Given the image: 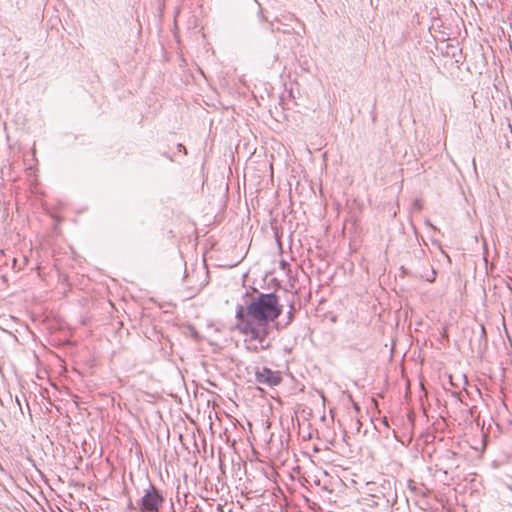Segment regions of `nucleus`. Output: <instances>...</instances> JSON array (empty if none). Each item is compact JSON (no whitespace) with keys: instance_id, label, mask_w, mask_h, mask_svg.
Segmentation results:
<instances>
[{"instance_id":"8","label":"nucleus","mask_w":512,"mask_h":512,"mask_svg":"<svg viewBox=\"0 0 512 512\" xmlns=\"http://www.w3.org/2000/svg\"><path fill=\"white\" fill-rule=\"evenodd\" d=\"M177 148H178L179 151H183L184 154H186V148L182 144H178Z\"/></svg>"},{"instance_id":"4","label":"nucleus","mask_w":512,"mask_h":512,"mask_svg":"<svg viewBox=\"0 0 512 512\" xmlns=\"http://www.w3.org/2000/svg\"><path fill=\"white\" fill-rule=\"evenodd\" d=\"M407 487L415 495L421 496L423 498L427 497L430 493V490L424 484L417 483L414 480H409L407 483Z\"/></svg>"},{"instance_id":"1","label":"nucleus","mask_w":512,"mask_h":512,"mask_svg":"<svg viewBox=\"0 0 512 512\" xmlns=\"http://www.w3.org/2000/svg\"><path fill=\"white\" fill-rule=\"evenodd\" d=\"M244 299V305L236 306L237 328L251 340L258 341L261 349H267L269 344L264 343L271 332L270 324L275 322L283 311L279 296L274 292L262 293L254 290V294L246 292Z\"/></svg>"},{"instance_id":"9","label":"nucleus","mask_w":512,"mask_h":512,"mask_svg":"<svg viewBox=\"0 0 512 512\" xmlns=\"http://www.w3.org/2000/svg\"><path fill=\"white\" fill-rule=\"evenodd\" d=\"M128 508H129L130 510L135 509V507L133 506V504H132V503H129Z\"/></svg>"},{"instance_id":"6","label":"nucleus","mask_w":512,"mask_h":512,"mask_svg":"<svg viewBox=\"0 0 512 512\" xmlns=\"http://www.w3.org/2000/svg\"><path fill=\"white\" fill-rule=\"evenodd\" d=\"M254 2L258 5V18H259V21L261 22H264V21H267V17L264 15V11H263V8H262V5L260 4V2L258 0H254Z\"/></svg>"},{"instance_id":"3","label":"nucleus","mask_w":512,"mask_h":512,"mask_svg":"<svg viewBox=\"0 0 512 512\" xmlns=\"http://www.w3.org/2000/svg\"><path fill=\"white\" fill-rule=\"evenodd\" d=\"M256 381L260 384H266L270 387L277 386L281 383L282 377L278 372L272 371L267 367L257 370L255 373Z\"/></svg>"},{"instance_id":"12","label":"nucleus","mask_w":512,"mask_h":512,"mask_svg":"<svg viewBox=\"0 0 512 512\" xmlns=\"http://www.w3.org/2000/svg\"><path fill=\"white\" fill-rule=\"evenodd\" d=\"M16 401L17 403L20 405V401H19V398L16 397Z\"/></svg>"},{"instance_id":"7","label":"nucleus","mask_w":512,"mask_h":512,"mask_svg":"<svg viewBox=\"0 0 512 512\" xmlns=\"http://www.w3.org/2000/svg\"><path fill=\"white\" fill-rule=\"evenodd\" d=\"M507 288L509 289L510 293L512 294V278H510L507 281Z\"/></svg>"},{"instance_id":"10","label":"nucleus","mask_w":512,"mask_h":512,"mask_svg":"<svg viewBox=\"0 0 512 512\" xmlns=\"http://www.w3.org/2000/svg\"><path fill=\"white\" fill-rule=\"evenodd\" d=\"M433 276H435V271H432ZM435 277H432V279L427 278L428 281H433Z\"/></svg>"},{"instance_id":"11","label":"nucleus","mask_w":512,"mask_h":512,"mask_svg":"<svg viewBox=\"0 0 512 512\" xmlns=\"http://www.w3.org/2000/svg\"><path fill=\"white\" fill-rule=\"evenodd\" d=\"M275 21L279 22V23H282L281 20L279 18H275Z\"/></svg>"},{"instance_id":"5","label":"nucleus","mask_w":512,"mask_h":512,"mask_svg":"<svg viewBox=\"0 0 512 512\" xmlns=\"http://www.w3.org/2000/svg\"><path fill=\"white\" fill-rule=\"evenodd\" d=\"M294 318H295V305H294V303L292 302V303L289 305V311L287 312L286 320H285V321L277 322V323H276V328H277V329L286 328L288 325H290V324L292 323V321L294 320Z\"/></svg>"},{"instance_id":"2","label":"nucleus","mask_w":512,"mask_h":512,"mask_svg":"<svg viewBox=\"0 0 512 512\" xmlns=\"http://www.w3.org/2000/svg\"><path fill=\"white\" fill-rule=\"evenodd\" d=\"M164 502L165 498L161 491L150 484L138 501V508L141 512H160Z\"/></svg>"}]
</instances>
